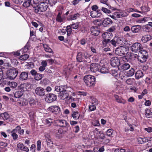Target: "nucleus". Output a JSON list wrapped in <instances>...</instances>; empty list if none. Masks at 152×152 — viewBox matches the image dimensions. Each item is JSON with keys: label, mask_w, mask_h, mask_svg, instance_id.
<instances>
[{"label": "nucleus", "mask_w": 152, "mask_h": 152, "mask_svg": "<svg viewBox=\"0 0 152 152\" xmlns=\"http://www.w3.org/2000/svg\"><path fill=\"white\" fill-rule=\"evenodd\" d=\"M95 77L90 75H86L84 78V82L89 87H93L95 86Z\"/></svg>", "instance_id": "obj_1"}, {"label": "nucleus", "mask_w": 152, "mask_h": 152, "mask_svg": "<svg viewBox=\"0 0 152 152\" xmlns=\"http://www.w3.org/2000/svg\"><path fill=\"white\" fill-rule=\"evenodd\" d=\"M83 55V58H84L85 59H88L89 58L90 56L87 52H84L82 53Z\"/></svg>", "instance_id": "obj_64"}, {"label": "nucleus", "mask_w": 152, "mask_h": 152, "mask_svg": "<svg viewBox=\"0 0 152 152\" xmlns=\"http://www.w3.org/2000/svg\"><path fill=\"white\" fill-rule=\"evenodd\" d=\"M44 48L45 51L46 52H47L49 53H53V51L49 47L48 45H44Z\"/></svg>", "instance_id": "obj_45"}, {"label": "nucleus", "mask_w": 152, "mask_h": 152, "mask_svg": "<svg viewBox=\"0 0 152 152\" xmlns=\"http://www.w3.org/2000/svg\"><path fill=\"white\" fill-rule=\"evenodd\" d=\"M23 94V92L22 91H18L15 92L14 94L15 98H19Z\"/></svg>", "instance_id": "obj_40"}, {"label": "nucleus", "mask_w": 152, "mask_h": 152, "mask_svg": "<svg viewBox=\"0 0 152 152\" xmlns=\"http://www.w3.org/2000/svg\"><path fill=\"white\" fill-rule=\"evenodd\" d=\"M18 72L17 70L14 68L9 69L6 73L7 78L10 80H13L17 75Z\"/></svg>", "instance_id": "obj_2"}, {"label": "nucleus", "mask_w": 152, "mask_h": 152, "mask_svg": "<svg viewBox=\"0 0 152 152\" xmlns=\"http://www.w3.org/2000/svg\"><path fill=\"white\" fill-rule=\"evenodd\" d=\"M63 133V131L62 129H60L57 130L56 133V137L60 138L61 137Z\"/></svg>", "instance_id": "obj_35"}, {"label": "nucleus", "mask_w": 152, "mask_h": 152, "mask_svg": "<svg viewBox=\"0 0 152 152\" xmlns=\"http://www.w3.org/2000/svg\"><path fill=\"white\" fill-rule=\"evenodd\" d=\"M113 132V130L111 129H108L106 132V134L108 136H110L112 134Z\"/></svg>", "instance_id": "obj_57"}, {"label": "nucleus", "mask_w": 152, "mask_h": 152, "mask_svg": "<svg viewBox=\"0 0 152 152\" xmlns=\"http://www.w3.org/2000/svg\"><path fill=\"white\" fill-rule=\"evenodd\" d=\"M112 151L114 152H125V149L122 148H113L112 149Z\"/></svg>", "instance_id": "obj_48"}, {"label": "nucleus", "mask_w": 152, "mask_h": 152, "mask_svg": "<svg viewBox=\"0 0 152 152\" xmlns=\"http://www.w3.org/2000/svg\"><path fill=\"white\" fill-rule=\"evenodd\" d=\"M68 92L65 90L60 92L58 96L61 99H67L68 97Z\"/></svg>", "instance_id": "obj_13"}, {"label": "nucleus", "mask_w": 152, "mask_h": 152, "mask_svg": "<svg viewBox=\"0 0 152 152\" xmlns=\"http://www.w3.org/2000/svg\"><path fill=\"white\" fill-rule=\"evenodd\" d=\"M28 77V73L26 72H23L20 75L19 79L21 80H26Z\"/></svg>", "instance_id": "obj_23"}, {"label": "nucleus", "mask_w": 152, "mask_h": 152, "mask_svg": "<svg viewBox=\"0 0 152 152\" xmlns=\"http://www.w3.org/2000/svg\"><path fill=\"white\" fill-rule=\"evenodd\" d=\"M134 81L135 80L133 78H129L126 81V83L128 85H132L134 83Z\"/></svg>", "instance_id": "obj_52"}, {"label": "nucleus", "mask_w": 152, "mask_h": 152, "mask_svg": "<svg viewBox=\"0 0 152 152\" xmlns=\"http://www.w3.org/2000/svg\"><path fill=\"white\" fill-rule=\"evenodd\" d=\"M128 48L125 46H121L117 48L115 50V53L118 56H124L128 53Z\"/></svg>", "instance_id": "obj_3"}, {"label": "nucleus", "mask_w": 152, "mask_h": 152, "mask_svg": "<svg viewBox=\"0 0 152 152\" xmlns=\"http://www.w3.org/2000/svg\"><path fill=\"white\" fill-rule=\"evenodd\" d=\"M31 0H23V6L25 7H27L30 6L31 4Z\"/></svg>", "instance_id": "obj_39"}, {"label": "nucleus", "mask_w": 152, "mask_h": 152, "mask_svg": "<svg viewBox=\"0 0 152 152\" xmlns=\"http://www.w3.org/2000/svg\"><path fill=\"white\" fill-rule=\"evenodd\" d=\"M102 10L104 12L106 13H108V15L110 14V13H111V11L106 8L102 7Z\"/></svg>", "instance_id": "obj_58"}, {"label": "nucleus", "mask_w": 152, "mask_h": 152, "mask_svg": "<svg viewBox=\"0 0 152 152\" xmlns=\"http://www.w3.org/2000/svg\"><path fill=\"white\" fill-rule=\"evenodd\" d=\"M43 121L45 124L48 126H50L53 122V119L51 118H48L43 120Z\"/></svg>", "instance_id": "obj_34"}, {"label": "nucleus", "mask_w": 152, "mask_h": 152, "mask_svg": "<svg viewBox=\"0 0 152 152\" xmlns=\"http://www.w3.org/2000/svg\"><path fill=\"white\" fill-rule=\"evenodd\" d=\"M140 26L138 25L133 26L132 27L131 30L134 33L138 32L140 30Z\"/></svg>", "instance_id": "obj_30"}, {"label": "nucleus", "mask_w": 152, "mask_h": 152, "mask_svg": "<svg viewBox=\"0 0 152 152\" xmlns=\"http://www.w3.org/2000/svg\"><path fill=\"white\" fill-rule=\"evenodd\" d=\"M49 110L52 113L55 114H57L60 111V108L57 106H52L49 107Z\"/></svg>", "instance_id": "obj_12"}, {"label": "nucleus", "mask_w": 152, "mask_h": 152, "mask_svg": "<svg viewBox=\"0 0 152 152\" xmlns=\"http://www.w3.org/2000/svg\"><path fill=\"white\" fill-rule=\"evenodd\" d=\"M34 77L36 80H39L42 78V75L40 74L37 73Z\"/></svg>", "instance_id": "obj_49"}, {"label": "nucleus", "mask_w": 152, "mask_h": 152, "mask_svg": "<svg viewBox=\"0 0 152 152\" xmlns=\"http://www.w3.org/2000/svg\"><path fill=\"white\" fill-rule=\"evenodd\" d=\"M57 123L59 124L61 127H68L69 125L64 120L58 119L57 120Z\"/></svg>", "instance_id": "obj_17"}, {"label": "nucleus", "mask_w": 152, "mask_h": 152, "mask_svg": "<svg viewBox=\"0 0 152 152\" xmlns=\"http://www.w3.org/2000/svg\"><path fill=\"white\" fill-rule=\"evenodd\" d=\"M100 72L102 73H108V70L106 68L102 67L100 69Z\"/></svg>", "instance_id": "obj_59"}, {"label": "nucleus", "mask_w": 152, "mask_h": 152, "mask_svg": "<svg viewBox=\"0 0 152 152\" xmlns=\"http://www.w3.org/2000/svg\"><path fill=\"white\" fill-rule=\"evenodd\" d=\"M142 11L144 12H147L149 10V8L146 6H142L141 7Z\"/></svg>", "instance_id": "obj_61"}, {"label": "nucleus", "mask_w": 152, "mask_h": 152, "mask_svg": "<svg viewBox=\"0 0 152 152\" xmlns=\"http://www.w3.org/2000/svg\"><path fill=\"white\" fill-rule=\"evenodd\" d=\"M56 98L57 96L56 95L50 93L47 95L45 98V100L48 103H51L56 100Z\"/></svg>", "instance_id": "obj_8"}, {"label": "nucleus", "mask_w": 152, "mask_h": 152, "mask_svg": "<svg viewBox=\"0 0 152 152\" xmlns=\"http://www.w3.org/2000/svg\"><path fill=\"white\" fill-rule=\"evenodd\" d=\"M17 147L18 149L21 151H23L26 152H28L29 151L28 148L25 146L23 144L18 143L17 145Z\"/></svg>", "instance_id": "obj_15"}, {"label": "nucleus", "mask_w": 152, "mask_h": 152, "mask_svg": "<svg viewBox=\"0 0 152 152\" xmlns=\"http://www.w3.org/2000/svg\"><path fill=\"white\" fill-rule=\"evenodd\" d=\"M72 116L74 120H77L79 119L80 114L77 111H73Z\"/></svg>", "instance_id": "obj_32"}, {"label": "nucleus", "mask_w": 152, "mask_h": 152, "mask_svg": "<svg viewBox=\"0 0 152 152\" xmlns=\"http://www.w3.org/2000/svg\"><path fill=\"white\" fill-rule=\"evenodd\" d=\"M66 31L67 32L68 36H70L72 32V28L69 25L66 28Z\"/></svg>", "instance_id": "obj_50"}, {"label": "nucleus", "mask_w": 152, "mask_h": 152, "mask_svg": "<svg viewBox=\"0 0 152 152\" xmlns=\"http://www.w3.org/2000/svg\"><path fill=\"white\" fill-rule=\"evenodd\" d=\"M143 142H146L152 140V137H146L143 138Z\"/></svg>", "instance_id": "obj_56"}, {"label": "nucleus", "mask_w": 152, "mask_h": 152, "mask_svg": "<svg viewBox=\"0 0 152 152\" xmlns=\"http://www.w3.org/2000/svg\"><path fill=\"white\" fill-rule=\"evenodd\" d=\"M30 87V85L29 84H23L20 85V88L23 92L28 90Z\"/></svg>", "instance_id": "obj_21"}, {"label": "nucleus", "mask_w": 152, "mask_h": 152, "mask_svg": "<svg viewBox=\"0 0 152 152\" xmlns=\"http://www.w3.org/2000/svg\"><path fill=\"white\" fill-rule=\"evenodd\" d=\"M90 15L92 18H98L101 16V14H99L96 11H92L90 13Z\"/></svg>", "instance_id": "obj_33"}, {"label": "nucleus", "mask_w": 152, "mask_h": 152, "mask_svg": "<svg viewBox=\"0 0 152 152\" xmlns=\"http://www.w3.org/2000/svg\"><path fill=\"white\" fill-rule=\"evenodd\" d=\"M29 58V56L27 54L21 53V55L19 57V59L21 60H26Z\"/></svg>", "instance_id": "obj_38"}, {"label": "nucleus", "mask_w": 152, "mask_h": 152, "mask_svg": "<svg viewBox=\"0 0 152 152\" xmlns=\"http://www.w3.org/2000/svg\"><path fill=\"white\" fill-rule=\"evenodd\" d=\"M112 36L113 35L111 33L108 32H104L102 35V37L104 39L103 42L106 43L109 42Z\"/></svg>", "instance_id": "obj_7"}, {"label": "nucleus", "mask_w": 152, "mask_h": 152, "mask_svg": "<svg viewBox=\"0 0 152 152\" xmlns=\"http://www.w3.org/2000/svg\"><path fill=\"white\" fill-rule=\"evenodd\" d=\"M143 47L138 42H136L133 44L131 46V50L135 53L139 52L142 50Z\"/></svg>", "instance_id": "obj_6"}, {"label": "nucleus", "mask_w": 152, "mask_h": 152, "mask_svg": "<svg viewBox=\"0 0 152 152\" xmlns=\"http://www.w3.org/2000/svg\"><path fill=\"white\" fill-rule=\"evenodd\" d=\"M143 73L141 70L137 71L135 74L136 78L139 79L143 76Z\"/></svg>", "instance_id": "obj_37"}, {"label": "nucleus", "mask_w": 152, "mask_h": 152, "mask_svg": "<svg viewBox=\"0 0 152 152\" xmlns=\"http://www.w3.org/2000/svg\"><path fill=\"white\" fill-rule=\"evenodd\" d=\"M114 96L116 101L118 103L122 104H124L126 103V100L122 98L121 96L116 94L114 95Z\"/></svg>", "instance_id": "obj_14"}, {"label": "nucleus", "mask_w": 152, "mask_h": 152, "mask_svg": "<svg viewBox=\"0 0 152 152\" xmlns=\"http://www.w3.org/2000/svg\"><path fill=\"white\" fill-rule=\"evenodd\" d=\"M127 75L128 77H131L133 76L134 74V70L133 68L127 72Z\"/></svg>", "instance_id": "obj_54"}, {"label": "nucleus", "mask_w": 152, "mask_h": 152, "mask_svg": "<svg viewBox=\"0 0 152 152\" xmlns=\"http://www.w3.org/2000/svg\"><path fill=\"white\" fill-rule=\"evenodd\" d=\"M35 93L36 94L40 96H43L45 94L44 89L40 87H38L36 88Z\"/></svg>", "instance_id": "obj_11"}, {"label": "nucleus", "mask_w": 152, "mask_h": 152, "mask_svg": "<svg viewBox=\"0 0 152 152\" xmlns=\"http://www.w3.org/2000/svg\"><path fill=\"white\" fill-rule=\"evenodd\" d=\"M112 23V20L109 18H107L103 21L102 24L105 27L108 26Z\"/></svg>", "instance_id": "obj_25"}, {"label": "nucleus", "mask_w": 152, "mask_h": 152, "mask_svg": "<svg viewBox=\"0 0 152 152\" xmlns=\"http://www.w3.org/2000/svg\"><path fill=\"white\" fill-rule=\"evenodd\" d=\"M147 54L146 51L145 50H141L139 53V56L137 55L135 56V57H137L138 60L141 63L145 62L146 60L147 57L146 55Z\"/></svg>", "instance_id": "obj_5"}, {"label": "nucleus", "mask_w": 152, "mask_h": 152, "mask_svg": "<svg viewBox=\"0 0 152 152\" xmlns=\"http://www.w3.org/2000/svg\"><path fill=\"white\" fill-rule=\"evenodd\" d=\"M29 48V46L28 45H26L24 47V48L21 49L19 51L21 52V53H26L28 50Z\"/></svg>", "instance_id": "obj_47"}, {"label": "nucleus", "mask_w": 152, "mask_h": 152, "mask_svg": "<svg viewBox=\"0 0 152 152\" xmlns=\"http://www.w3.org/2000/svg\"><path fill=\"white\" fill-rule=\"evenodd\" d=\"M7 146V144L2 142H0V148H3Z\"/></svg>", "instance_id": "obj_62"}, {"label": "nucleus", "mask_w": 152, "mask_h": 152, "mask_svg": "<svg viewBox=\"0 0 152 152\" xmlns=\"http://www.w3.org/2000/svg\"><path fill=\"white\" fill-rule=\"evenodd\" d=\"M117 43L118 45H124L125 44L126 41L125 38L122 37H117Z\"/></svg>", "instance_id": "obj_26"}, {"label": "nucleus", "mask_w": 152, "mask_h": 152, "mask_svg": "<svg viewBox=\"0 0 152 152\" xmlns=\"http://www.w3.org/2000/svg\"><path fill=\"white\" fill-rule=\"evenodd\" d=\"M108 15L112 18L116 20L117 18H120L121 15H120V12H117Z\"/></svg>", "instance_id": "obj_24"}, {"label": "nucleus", "mask_w": 152, "mask_h": 152, "mask_svg": "<svg viewBox=\"0 0 152 152\" xmlns=\"http://www.w3.org/2000/svg\"><path fill=\"white\" fill-rule=\"evenodd\" d=\"M99 66V65L98 64L93 63L91 65L90 69L91 71L95 72L98 70Z\"/></svg>", "instance_id": "obj_22"}, {"label": "nucleus", "mask_w": 152, "mask_h": 152, "mask_svg": "<svg viewBox=\"0 0 152 152\" xmlns=\"http://www.w3.org/2000/svg\"><path fill=\"white\" fill-rule=\"evenodd\" d=\"M109 43L114 47H116L118 45L117 43V37H115L113 39L109 41Z\"/></svg>", "instance_id": "obj_44"}, {"label": "nucleus", "mask_w": 152, "mask_h": 152, "mask_svg": "<svg viewBox=\"0 0 152 152\" xmlns=\"http://www.w3.org/2000/svg\"><path fill=\"white\" fill-rule=\"evenodd\" d=\"M80 16V15L79 13H76L74 15H71L70 16V20H74L77 19Z\"/></svg>", "instance_id": "obj_46"}, {"label": "nucleus", "mask_w": 152, "mask_h": 152, "mask_svg": "<svg viewBox=\"0 0 152 152\" xmlns=\"http://www.w3.org/2000/svg\"><path fill=\"white\" fill-rule=\"evenodd\" d=\"M37 151H39L41 148V140H38L37 142Z\"/></svg>", "instance_id": "obj_55"}, {"label": "nucleus", "mask_w": 152, "mask_h": 152, "mask_svg": "<svg viewBox=\"0 0 152 152\" xmlns=\"http://www.w3.org/2000/svg\"><path fill=\"white\" fill-rule=\"evenodd\" d=\"M48 7V5L47 3L40 2L38 6L34 9V12L38 13L39 12H43L46 11Z\"/></svg>", "instance_id": "obj_4"}, {"label": "nucleus", "mask_w": 152, "mask_h": 152, "mask_svg": "<svg viewBox=\"0 0 152 152\" xmlns=\"http://www.w3.org/2000/svg\"><path fill=\"white\" fill-rule=\"evenodd\" d=\"M44 137L46 141L48 147L50 148H52L53 146V143L50 135L46 133L45 134Z\"/></svg>", "instance_id": "obj_9"}, {"label": "nucleus", "mask_w": 152, "mask_h": 152, "mask_svg": "<svg viewBox=\"0 0 152 152\" xmlns=\"http://www.w3.org/2000/svg\"><path fill=\"white\" fill-rule=\"evenodd\" d=\"M130 67V65L128 63H125L118 66L119 69L122 71H124L128 69Z\"/></svg>", "instance_id": "obj_20"}, {"label": "nucleus", "mask_w": 152, "mask_h": 152, "mask_svg": "<svg viewBox=\"0 0 152 152\" xmlns=\"http://www.w3.org/2000/svg\"><path fill=\"white\" fill-rule=\"evenodd\" d=\"M92 34L95 36H97L99 33L100 31L98 28L96 27L92 26L90 29Z\"/></svg>", "instance_id": "obj_19"}, {"label": "nucleus", "mask_w": 152, "mask_h": 152, "mask_svg": "<svg viewBox=\"0 0 152 152\" xmlns=\"http://www.w3.org/2000/svg\"><path fill=\"white\" fill-rule=\"evenodd\" d=\"M83 59V56L81 52L78 53L77 56V61L81 62Z\"/></svg>", "instance_id": "obj_36"}, {"label": "nucleus", "mask_w": 152, "mask_h": 152, "mask_svg": "<svg viewBox=\"0 0 152 152\" xmlns=\"http://www.w3.org/2000/svg\"><path fill=\"white\" fill-rule=\"evenodd\" d=\"M110 64L113 67L118 66L120 64V59L117 57L112 58L110 60Z\"/></svg>", "instance_id": "obj_10"}, {"label": "nucleus", "mask_w": 152, "mask_h": 152, "mask_svg": "<svg viewBox=\"0 0 152 152\" xmlns=\"http://www.w3.org/2000/svg\"><path fill=\"white\" fill-rule=\"evenodd\" d=\"M142 28L143 31L146 32H149L152 30V28L148 25L143 26Z\"/></svg>", "instance_id": "obj_31"}, {"label": "nucleus", "mask_w": 152, "mask_h": 152, "mask_svg": "<svg viewBox=\"0 0 152 152\" xmlns=\"http://www.w3.org/2000/svg\"><path fill=\"white\" fill-rule=\"evenodd\" d=\"M145 115L147 118H150L152 117V112H151L148 109L146 110Z\"/></svg>", "instance_id": "obj_51"}, {"label": "nucleus", "mask_w": 152, "mask_h": 152, "mask_svg": "<svg viewBox=\"0 0 152 152\" xmlns=\"http://www.w3.org/2000/svg\"><path fill=\"white\" fill-rule=\"evenodd\" d=\"M10 117V115L7 112H4L2 113H0V118H2V119L4 120H7Z\"/></svg>", "instance_id": "obj_29"}, {"label": "nucleus", "mask_w": 152, "mask_h": 152, "mask_svg": "<svg viewBox=\"0 0 152 152\" xmlns=\"http://www.w3.org/2000/svg\"><path fill=\"white\" fill-rule=\"evenodd\" d=\"M92 125L95 126H98L100 125L99 121L97 120L94 121L92 122Z\"/></svg>", "instance_id": "obj_63"}, {"label": "nucleus", "mask_w": 152, "mask_h": 152, "mask_svg": "<svg viewBox=\"0 0 152 152\" xmlns=\"http://www.w3.org/2000/svg\"><path fill=\"white\" fill-rule=\"evenodd\" d=\"M69 26L72 28L73 29H77L79 26V24L78 23H72V24L69 25Z\"/></svg>", "instance_id": "obj_53"}, {"label": "nucleus", "mask_w": 152, "mask_h": 152, "mask_svg": "<svg viewBox=\"0 0 152 152\" xmlns=\"http://www.w3.org/2000/svg\"><path fill=\"white\" fill-rule=\"evenodd\" d=\"M16 132L15 129H13L11 132V135L13 140H15L18 138V136L16 133Z\"/></svg>", "instance_id": "obj_41"}, {"label": "nucleus", "mask_w": 152, "mask_h": 152, "mask_svg": "<svg viewBox=\"0 0 152 152\" xmlns=\"http://www.w3.org/2000/svg\"><path fill=\"white\" fill-rule=\"evenodd\" d=\"M39 4L38 0H32L31 5L33 7L36 8L38 6Z\"/></svg>", "instance_id": "obj_43"}, {"label": "nucleus", "mask_w": 152, "mask_h": 152, "mask_svg": "<svg viewBox=\"0 0 152 152\" xmlns=\"http://www.w3.org/2000/svg\"><path fill=\"white\" fill-rule=\"evenodd\" d=\"M9 85L12 89H14L16 88L18 84L15 82H12L9 83Z\"/></svg>", "instance_id": "obj_42"}, {"label": "nucleus", "mask_w": 152, "mask_h": 152, "mask_svg": "<svg viewBox=\"0 0 152 152\" xmlns=\"http://www.w3.org/2000/svg\"><path fill=\"white\" fill-rule=\"evenodd\" d=\"M151 39H152V36L149 35H147L142 37L141 40L144 43H146Z\"/></svg>", "instance_id": "obj_28"}, {"label": "nucleus", "mask_w": 152, "mask_h": 152, "mask_svg": "<svg viewBox=\"0 0 152 152\" xmlns=\"http://www.w3.org/2000/svg\"><path fill=\"white\" fill-rule=\"evenodd\" d=\"M92 104L90 105L89 107V109L91 111H94L95 110L96 107L94 105L97 104L98 103V101L97 99L94 98L92 100Z\"/></svg>", "instance_id": "obj_18"}, {"label": "nucleus", "mask_w": 152, "mask_h": 152, "mask_svg": "<svg viewBox=\"0 0 152 152\" xmlns=\"http://www.w3.org/2000/svg\"><path fill=\"white\" fill-rule=\"evenodd\" d=\"M55 91L57 92H61V91L65 90L66 89V86H56L55 87Z\"/></svg>", "instance_id": "obj_27"}, {"label": "nucleus", "mask_w": 152, "mask_h": 152, "mask_svg": "<svg viewBox=\"0 0 152 152\" xmlns=\"http://www.w3.org/2000/svg\"><path fill=\"white\" fill-rule=\"evenodd\" d=\"M64 20V18L62 15V12H59L56 18V20L57 22L59 23H61L63 22Z\"/></svg>", "instance_id": "obj_16"}, {"label": "nucleus", "mask_w": 152, "mask_h": 152, "mask_svg": "<svg viewBox=\"0 0 152 152\" xmlns=\"http://www.w3.org/2000/svg\"><path fill=\"white\" fill-rule=\"evenodd\" d=\"M29 104L31 106L34 105L36 103V102L32 98H31L29 101Z\"/></svg>", "instance_id": "obj_60"}]
</instances>
